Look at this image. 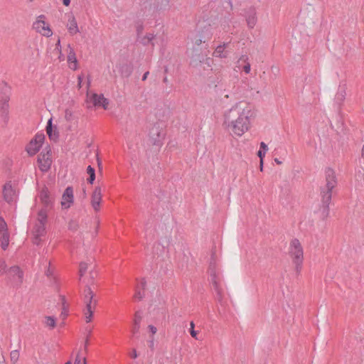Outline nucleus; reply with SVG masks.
<instances>
[{"instance_id": "44", "label": "nucleus", "mask_w": 364, "mask_h": 364, "mask_svg": "<svg viewBox=\"0 0 364 364\" xmlns=\"http://www.w3.org/2000/svg\"><path fill=\"white\" fill-rule=\"evenodd\" d=\"M85 331L87 333V336H89L92 333V329L90 327H86Z\"/></svg>"}, {"instance_id": "9", "label": "nucleus", "mask_w": 364, "mask_h": 364, "mask_svg": "<svg viewBox=\"0 0 364 364\" xmlns=\"http://www.w3.org/2000/svg\"><path fill=\"white\" fill-rule=\"evenodd\" d=\"M86 102L87 107H90L91 106L102 107L105 109H107L109 105V100L105 97L103 94L97 93L89 94L87 92Z\"/></svg>"}, {"instance_id": "11", "label": "nucleus", "mask_w": 364, "mask_h": 364, "mask_svg": "<svg viewBox=\"0 0 364 364\" xmlns=\"http://www.w3.org/2000/svg\"><path fill=\"white\" fill-rule=\"evenodd\" d=\"M38 163L40 170L42 172L48 171L52 164V159L49 151L41 153L38 157Z\"/></svg>"}, {"instance_id": "24", "label": "nucleus", "mask_w": 364, "mask_h": 364, "mask_svg": "<svg viewBox=\"0 0 364 364\" xmlns=\"http://www.w3.org/2000/svg\"><path fill=\"white\" fill-rule=\"evenodd\" d=\"M1 247L3 250H6L9 244V235L8 232H4L0 234Z\"/></svg>"}, {"instance_id": "10", "label": "nucleus", "mask_w": 364, "mask_h": 364, "mask_svg": "<svg viewBox=\"0 0 364 364\" xmlns=\"http://www.w3.org/2000/svg\"><path fill=\"white\" fill-rule=\"evenodd\" d=\"M44 139L45 134L43 133H37L26 146L28 154L30 156L35 155L41 148Z\"/></svg>"}, {"instance_id": "47", "label": "nucleus", "mask_w": 364, "mask_h": 364, "mask_svg": "<svg viewBox=\"0 0 364 364\" xmlns=\"http://www.w3.org/2000/svg\"><path fill=\"white\" fill-rule=\"evenodd\" d=\"M68 315V313L66 311L65 309H64L62 313H61V316L63 317V318H65Z\"/></svg>"}, {"instance_id": "31", "label": "nucleus", "mask_w": 364, "mask_h": 364, "mask_svg": "<svg viewBox=\"0 0 364 364\" xmlns=\"http://www.w3.org/2000/svg\"><path fill=\"white\" fill-rule=\"evenodd\" d=\"M230 21L229 18H225L222 19L220 21L219 31H223L224 32L229 31L230 28Z\"/></svg>"}, {"instance_id": "20", "label": "nucleus", "mask_w": 364, "mask_h": 364, "mask_svg": "<svg viewBox=\"0 0 364 364\" xmlns=\"http://www.w3.org/2000/svg\"><path fill=\"white\" fill-rule=\"evenodd\" d=\"M228 43H223L216 47L213 52V55L216 58H224L227 57V52L225 48Z\"/></svg>"}, {"instance_id": "39", "label": "nucleus", "mask_w": 364, "mask_h": 364, "mask_svg": "<svg viewBox=\"0 0 364 364\" xmlns=\"http://www.w3.org/2000/svg\"><path fill=\"white\" fill-rule=\"evenodd\" d=\"M154 35L152 33H149L144 38L143 42H144V43H148L151 42L154 40Z\"/></svg>"}, {"instance_id": "61", "label": "nucleus", "mask_w": 364, "mask_h": 364, "mask_svg": "<svg viewBox=\"0 0 364 364\" xmlns=\"http://www.w3.org/2000/svg\"><path fill=\"white\" fill-rule=\"evenodd\" d=\"M29 1H33V0H28Z\"/></svg>"}, {"instance_id": "16", "label": "nucleus", "mask_w": 364, "mask_h": 364, "mask_svg": "<svg viewBox=\"0 0 364 364\" xmlns=\"http://www.w3.org/2000/svg\"><path fill=\"white\" fill-rule=\"evenodd\" d=\"M102 200V191L100 187H96L92 193L91 204L95 211L100 210V203Z\"/></svg>"}, {"instance_id": "4", "label": "nucleus", "mask_w": 364, "mask_h": 364, "mask_svg": "<svg viewBox=\"0 0 364 364\" xmlns=\"http://www.w3.org/2000/svg\"><path fill=\"white\" fill-rule=\"evenodd\" d=\"M47 211L45 208L39 210L38 213L37 221L32 229L33 242L38 245L41 241V237L46 232V223L47 221Z\"/></svg>"}, {"instance_id": "41", "label": "nucleus", "mask_w": 364, "mask_h": 364, "mask_svg": "<svg viewBox=\"0 0 364 364\" xmlns=\"http://www.w3.org/2000/svg\"><path fill=\"white\" fill-rule=\"evenodd\" d=\"M149 329L152 333V334H155L156 333V331H157L156 328L154 326H153V325H149Z\"/></svg>"}, {"instance_id": "8", "label": "nucleus", "mask_w": 364, "mask_h": 364, "mask_svg": "<svg viewBox=\"0 0 364 364\" xmlns=\"http://www.w3.org/2000/svg\"><path fill=\"white\" fill-rule=\"evenodd\" d=\"M45 18L44 15L38 16L33 23V28L43 36L50 37L53 35V31L50 25L45 21Z\"/></svg>"}, {"instance_id": "58", "label": "nucleus", "mask_w": 364, "mask_h": 364, "mask_svg": "<svg viewBox=\"0 0 364 364\" xmlns=\"http://www.w3.org/2000/svg\"><path fill=\"white\" fill-rule=\"evenodd\" d=\"M167 80H167V77H164V81L165 82H167Z\"/></svg>"}, {"instance_id": "18", "label": "nucleus", "mask_w": 364, "mask_h": 364, "mask_svg": "<svg viewBox=\"0 0 364 364\" xmlns=\"http://www.w3.org/2000/svg\"><path fill=\"white\" fill-rule=\"evenodd\" d=\"M245 16L247 26L250 28H254L257 21L255 9L250 8L248 11H247Z\"/></svg>"}, {"instance_id": "26", "label": "nucleus", "mask_w": 364, "mask_h": 364, "mask_svg": "<svg viewBox=\"0 0 364 364\" xmlns=\"http://www.w3.org/2000/svg\"><path fill=\"white\" fill-rule=\"evenodd\" d=\"M248 60L249 58L247 55H242L238 60V63L240 61H242L245 63V65L243 66V70L246 74H249L251 70V65L250 63L248 62Z\"/></svg>"}, {"instance_id": "52", "label": "nucleus", "mask_w": 364, "mask_h": 364, "mask_svg": "<svg viewBox=\"0 0 364 364\" xmlns=\"http://www.w3.org/2000/svg\"><path fill=\"white\" fill-rule=\"evenodd\" d=\"M134 326H134V331H137L139 330V324H138V326L137 325H134Z\"/></svg>"}, {"instance_id": "3", "label": "nucleus", "mask_w": 364, "mask_h": 364, "mask_svg": "<svg viewBox=\"0 0 364 364\" xmlns=\"http://www.w3.org/2000/svg\"><path fill=\"white\" fill-rule=\"evenodd\" d=\"M289 255L294 264L297 274H300L303 267L304 250L298 239H293L289 245Z\"/></svg>"}, {"instance_id": "43", "label": "nucleus", "mask_w": 364, "mask_h": 364, "mask_svg": "<svg viewBox=\"0 0 364 364\" xmlns=\"http://www.w3.org/2000/svg\"><path fill=\"white\" fill-rule=\"evenodd\" d=\"M82 80H83V77H82V75H79V76L77 77L78 87H81Z\"/></svg>"}, {"instance_id": "14", "label": "nucleus", "mask_w": 364, "mask_h": 364, "mask_svg": "<svg viewBox=\"0 0 364 364\" xmlns=\"http://www.w3.org/2000/svg\"><path fill=\"white\" fill-rule=\"evenodd\" d=\"M3 196L4 200L8 203H11L14 200L16 197V191L12 187L11 182H7L4 186Z\"/></svg>"}, {"instance_id": "42", "label": "nucleus", "mask_w": 364, "mask_h": 364, "mask_svg": "<svg viewBox=\"0 0 364 364\" xmlns=\"http://www.w3.org/2000/svg\"><path fill=\"white\" fill-rule=\"evenodd\" d=\"M203 63H205L207 65V66L208 68L211 67V63H212V60L209 58H207L204 62H203Z\"/></svg>"}, {"instance_id": "32", "label": "nucleus", "mask_w": 364, "mask_h": 364, "mask_svg": "<svg viewBox=\"0 0 364 364\" xmlns=\"http://www.w3.org/2000/svg\"><path fill=\"white\" fill-rule=\"evenodd\" d=\"M217 95L221 97L222 100H224L225 99L228 100L231 99L232 97V94L230 91H226L225 89L223 91L222 90H220L219 88L216 90Z\"/></svg>"}, {"instance_id": "6", "label": "nucleus", "mask_w": 364, "mask_h": 364, "mask_svg": "<svg viewBox=\"0 0 364 364\" xmlns=\"http://www.w3.org/2000/svg\"><path fill=\"white\" fill-rule=\"evenodd\" d=\"M94 293L90 287H86L83 294V301L85 304L84 316L86 323L91 322L97 301L93 300Z\"/></svg>"}, {"instance_id": "36", "label": "nucleus", "mask_w": 364, "mask_h": 364, "mask_svg": "<svg viewBox=\"0 0 364 364\" xmlns=\"http://www.w3.org/2000/svg\"><path fill=\"white\" fill-rule=\"evenodd\" d=\"M194 327H195L194 322L193 321H191V323H190V333H191V336L193 338H194L196 340H198L199 338L197 336L198 332L196 331H195Z\"/></svg>"}, {"instance_id": "2", "label": "nucleus", "mask_w": 364, "mask_h": 364, "mask_svg": "<svg viewBox=\"0 0 364 364\" xmlns=\"http://www.w3.org/2000/svg\"><path fill=\"white\" fill-rule=\"evenodd\" d=\"M326 185L321 188V205L316 213L318 217L323 220L326 219L329 215V204L331 200V191L337 184L335 171L332 168H327L325 172Z\"/></svg>"}, {"instance_id": "7", "label": "nucleus", "mask_w": 364, "mask_h": 364, "mask_svg": "<svg viewBox=\"0 0 364 364\" xmlns=\"http://www.w3.org/2000/svg\"><path fill=\"white\" fill-rule=\"evenodd\" d=\"M165 133L164 132V127L162 124L156 123L154 124L149 132V141L153 146L159 149L163 145Z\"/></svg>"}, {"instance_id": "17", "label": "nucleus", "mask_w": 364, "mask_h": 364, "mask_svg": "<svg viewBox=\"0 0 364 364\" xmlns=\"http://www.w3.org/2000/svg\"><path fill=\"white\" fill-rule=\"evenodd\" d=\"M66 26L71 35H75L80 32L77 21L73 14H68Z\"/></svg>"}, {"instance_id": "23", "label": "nucleus", "mask_w": 364, "mask_h": 364, "mask_svg": "<svg viewBox=\"0 0 364 364\" xmlns=\"http://www.w3.org/2000/svg\"><path fill=\"white\" fill-rule=\"evenodd\" d=\"M199 35H201L203 39L207 41L210 40L213 36L212 28L210 25H208L203 27V28L198 32Z\"/></svg>"}, {"instance_id": "5", "label": "nucleus", "mask_w": 364, "mask_h": 364, "mask_svg": "<svg viewBox=\"0 0 364 364\" xmlns=\"http://www.w3.org/2000/svg\"><path fill=\"white\" fill-rule=\"evenodd\" d=\"M209 274L210 282L217 294L216 299L220 303H221L223 294L222 282L220 279V272L216 269L215 261L213 259L210 262Z\"/></svg>"}, {"instance_id": "35", "label": "nucleus", "mask_w": 364, "mask_h": 364, "mask_svg": "<svg viewBox=\"0 0 364 364\" xmlns=\"http://www.w3.org/2000/svg\"><path fill=\"white\" fill-rule=\"evenodd\" d=\"M88 269V264L87 262H81L80 264V279H81L85 274Z\"/></svg>"}, {"instance_id": "59", "label": "nucleus", "mask_w": 364, "mask_h": 364, "mask_svg": "<svg viewBox=\"0 0 364 364\" xmlns=\"http://www.w3.org/2000/svg\"><path fill=\"white\" fill-rule=\"evenodd\" d=\"M65 364H72L71 362L68 361Z\"/></svg>"}, {"instance_id": "13", "label": "nucleus", "mask_w": 364, "mask_h": 364, "mask_svg": "<svg viewBox=\"0 0 364 364\" xmlns=\"http://www.w3.org/2000/svg\"><path fill=\"white\" fill-rule=\"evenodd\" d=\"M7 275L16 284H20L23 282V272L18 266H13L8 269Z\"/></svg>"}, {"instance_id": "49", "label": "nucleus", "mask_w": 364, "mask_h": 364, "mask_svg": "<svg viewBox=\"0 0 364 364\" xmlns=\"http://www.w3.org/2000/svg\"><path fill=\"white\" fill-rule=\"evenodd\" d=\"M361 155H362L363 159H364V144H363V146L362 148Z\"/></svg>"}, {"instance_id": "27", "label": "nucleus", "mask_w": 364, "mask_h": 364, "mask_svg": "<svg viewBox=\"0 0 364 364\" xmlns=\"http://www.w3.org/2000/svg\"><path fill=\"white\" fill-rule=\"evenodd\" d=\"M267 151H268L267 145L264 142L262 141L260 143V149L257 152V156L260 159L261 164H262L263 159H264V157L266 154V152Z\"/></svg>"}, {"instance_id": "25", "label": "nucleus", "mask_w": 364, "mask_h": 364, "mask_svg": "<svg viewBox=\"0 0 364 364\" xmlns=\"http://www.w3.org/2000/svg\"><path fill=\"white\" fill-rule=\"evenodd\" d=\"M346 90L343 87L339 88L338 91L337 92L336 96H335V102L338 105H341L346 98Z\"/></svg>"}, {"instance_id": "15", "label": "nucleus", "mask_w": 364, "mask_h": 364, "mask_svg": "<svg viewBox=\"0 0 364 364\" xmlns=\"http://www.w3.org/2000/svg\"><path fill=\"white\" fill-rule=\"evenodd\" d=\"M39 199L46 208H51L53 205V198L49 195L47 188H43L38 195Z\"/></svg>"}, {"instance_id": "53", "label": "nucleus", "mask_w": 364, "mask_h": 364, "mask_svg": "<svg viewBox=\"0 0 364 364\" xmlns=\"http://www.w3.org/2000/svg\"><path fill=\"white\" fill-rule=\"evenodd\" d=\"M4 361H5V360H4V357L0 358V364H4Z\"/></svg>"}, {"instance_id": "56", "label": "nucleus", "mask_w": 364, "mask_h": 364, "mask_svg": "<svg viewBox=\"0 0 364 364\" xmlns=\"http://www.w3.org/2000/svg\"><path fill=\"white\" fill-rule=\"evenodd\" d=\"M90 80H88V82H87V87H90Z\"/></svg>"}, {"instance_id": "29", "label": "nucleus", "mask_w": 364, "mask_h": 364, "mask_svg": "<svg viewBox=\"0 0 364 364\" xmlns=\"http://www.w3.org/2000/svg\"><path fill=\"white\" fill-rule=\"evenodd\" d=\"M44 324L48 328L53 329L55 327L56 319L55 316H48L45 317Z\"/></svg>"}, {"instance_id": "45", "label": "nucleus", "mask_w": 364, "mask_h": 364, "mask_svg": "<svg viewBox=\"0 0 364 364\" xmlns=\"http://www.w3.org/2000/svg\"><path fill=\"white\" fill-rule=\"evenodd\" d=\"M62 1H63V4L66 6H69L70 4V0H62Z\"/></svg>"}, {"instance_id": "34", "label": "nucleus", "mask_w": 364, "mask_h": 364, "mask_svg": "<svg viewBox=\"0 0 364 364\" xmlns=\"http://www.w3.org/2000/svg\"><path fill=\"white\" fill-rule=\"evenodd\" d=\"M19 358V352L17 350H12L10 353L11 362L13 364H16Z\"/></svg>"}, {"instance_id": "48", "label": "nucleus", "mask_w": 364, "mask_h": 364, "mask_svg": "<svg viewBox=\"0 0 364 364\" xmlns=\"http://www.w3.org/2000/svg\"><path fill=\"white\" fill-rule=\"evenodd\" d=\"M136 357H137L136 351V350H134L132 352V358H136Z\"/></svg>"}, {"instance_id": "40", "label": "nucleus", "mask_w": 364, "mask_h": 364, "mask_svg": "<svg viewBox=\"0 0 364 364\" xmlns=\"http://www.w3.org/2000/svg\"><path fill=\"white\" fill-rule=\"evenodd\" d=\"M75 364H86L85 358H83L81 359L80 358L77 357Z\"/></svg>"}, {"instance_id": "37", "label": "nucleus", "mask_w": 364, "mask_h": 364, "mask_svg": "<svg viewBox=\"0 0 364 364\" xmlns=\"http://www.w3.org/2000/svg\"><path fill=\"white\" fill-rule=\"evenodd\" d=\"M0 232L1 233L8 232L6 223L1 217H0Z\"/></svg>"}, {"instance_id": "1", "label": "nucleus", "mask_w": 364, "mask_h": 364, "mask_svg": "<svg viewBox=\"0 0 364 364\" xmlns=\"http://www.w3.org/2000/svg\"><path fill=\"white\" fill-rule=\"evenodd\" d=\"M255 114L252 107L242 102H237L223 113V127L230 135L242 136L251 127Z\"/></svg>"}, {"instance_id": "60", "label": "nucleus", "mask_w": 364, "mask_h": 364, "mask_svg": "<svg viewBox=\"0 0 364 364\" xmlns=\"http://www.w3.org/2000/svg\"><path fill=\"white\" fill-rule=\"evenodd\" d=\"M60 60H63L64 58H62L60 56H59Z\"/></svg>"}, {"instance_id": "12", "label": "nucleus", "mask_w": 364, "mask_h": 364, "mask_svg": "<svg viewBox=\"0 0 364 364\" xmlns=\"http://www.w3.org/2000/svg\"><path fill=\"white\" fill-rule=\"evenodd\" d=\"M74 203V194L72 187L68 186L65 188L62 196L61 206L63 209H68Z\"/></svg>"}, {"instance_id": "54", "label": "nucleus", "mask_w": 364, "mask_h": 364, "mask_svg": "<svg viewBox=\"0 0 364 364\" xmlns=\"http://www.w3.org/2000/svg\"><path fill=\"white\" fill-rule=\"evenodd\" d=\"M262 169H263V163L262 164L260 163V170L262 171Z\"/></svg>"}, {"instance_id": "30", "label": "nucleus", "mask_w": 364, "mask_h": 364, "mask_svg": "<svg viewBox=\"0 0 364 364\" xmlns=\"http://www.w3.org/2000/svg\"><path fill=\"white\" fill-rule=\"evenodd\" d=\"M46 132L50 139H55L58 138V134L55 132L53 133L52 118L49 119L47 122Z\"/></svg>"}, {"instance_id": "50", "label": "nucleus", "mask_w": 364, "mask_h": 364, "mask_svg": "<svg viewBox=\"0 0 364 364\" xmlns=\"http://www.w3.org/2000/svg\"><path fill=\"white\" fill-rule=\"evenodd\" d=\"M274 161H275L277 164H281L282 163L280 160H279V159H277V158H276V159H274Z\"/></svg>"}, {"instance_id": "19", "label": "nucleus", "mask_w": 364, "mask_h": 364, "mask_svg": "<svg viewBox=\"0 0 364 364\" xmlns=\"http://www.w3.org/2000/svg\"><path fill=\"white\" fill-rule=\"evenodd\" d=\"M9 97L8 95L4 96L0 105V117L4 120L7 119L9 113Z\"/></svg>"}, {"instance_id": "57", "label": "nucleus", "mask_w": 364, "mask_h": 364, "mask_svg": "<svg viewBox=\"0 0 364 364\" xmlns=\"http://www.w3.org/2000/svg\"><path fill=\"white\" fill-rule=\"evenodd\" d=\"M228 4H230V6L232 7V2H231V1H230V0H229Z\"/></svg>"}, {"instance_id": "33", "label": "nucleus", "mask_w": 364, "mask_h": 364, "mask_svg": "<svg viewBox=\"0 0 364 364\" xmlns=\"http://www.w3.org/2000/svg\"><path fill=\"white\" fill-rule=\"evenodd\" d=\"M87 173L89 174L90 177L87 179L89 183L92 184L95 179V168L91 166H88L87 168Z\"/></svg>"}, {"instance_id": "21", "label": "nucleus", "mask_w": 364, "mask_h": 364, "mask_svg": "<svg viewBox=\"0 0 364 364\" xmlns=\"http://www.w3.org/2000/svg\"><path fill=\"white\" fill-rule=\"evenodd\" d=\"M145 285L146 282L144 279H141L138 283L136 287V292L134 294V298L136 299L141 300L144 296V294L142 290H144Z\"/></svg>"}, {"instance_id": "46", "label": "nucleus", "mask_w": 364, "mask_h": 364, "mask_svg": "<svg viewBox=\"0 0 364 364\" xmlns=\"http://www.w3.org/2000/svg\"><path fill=\"white\" fill-rule=\"evenodd\" d=\"M149 74V73L147 71V72H146V73L143 75V76H142V80H143V81H144V80H146V78H147V77H148Z\"/></svg>"}, {"instance_id": "51", "label": "nucleus", "mask_w": 364, "mask_h": 364, "mask_svg": "<svg viewBox=\"0 0 364 364\" xmlns=\"http://www.w3.org/2000/svg\"><path fill=\"white\" fill-rule=\"evenodd\" d=\"M139 323H140V319L139 318V319H135L134 325H137L138 326V324H139Z\"/></svg>"}, {"instance_id": "22", "label": "nucleus", "mask_w": 364, "mask_h": 364, "mask_svg": "<svg viewBox=\"0 0 364 364\" xmlns=\"http://www.w3.org/2000/svg\"><path fill=\"white\" fill-rule=\"evenodd\" d=\"M69 53L68 54V61L70 65L71 68L75 70L77 68V59L74 50L68 45Z\"/></svg>"}, {"instance_id": "55", "label": "nucleus", "mask_w": 364, "mask_h": 364, "mask_svg": "<svg viewBox=\"0 0 364 364\" xmlns=\"http://www.w3.org/2000/svg\"><path fill=\"white\" fill-rule=\"evenodd\" d=\"M58 46H60V40H58V43H57V48H58Z\"/></svg>"}, {"instance_id": "38", "label": "nucleus", "mask_w": 364, "mask_h": 364, "mask_svg": "<svg viewBox=\"0 0 364 364\" xmlns=\"http://www.w3.org/2000/svg\"><path fill=\"white\" fill-rule=\"evenodd\" d=\"M8 270H6V264L5 261L0 260V276L3 275L4 273H7Z\"/></svg>"}, {"instance_id": "28", "label": "nucleus", "mask_w": 364, "mask_h": 364, "mask_svg": "<svg viewBox=\"0 0 364 364\" xmlns=\"http://www.w3.org/2000/svg\"><path fill=\"white\" fill-rule=\"evenodd\" d=\"M191 41L194 45L200 46L202 43H205L206 41L203 39L201 35L199 33L192 34L190 37Z\"/></svg>"}]
</instances>
